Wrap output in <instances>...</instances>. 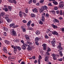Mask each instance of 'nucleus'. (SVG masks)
I'll return each instance as SVG.
<instances>
[{
	"mask_svg": "<svg viewBox=\"0 0 64 64\" xmlns=\"http://www.w3.org/2000/svg\"><path fill=\"white\" fill-rule=\"evenodd\" d=\"M61 43H59L58 46L57 48H58V49H59L58 51L60 52L59 54H60V56L62 57L63 55V54H62V50L63 49V48L61 47Z\"/></svg>",
	"mask_w": 64,
	"mask_h": 64,
	"instance_id": "1",
	"label": "nucleus"
},
{
	"mask_svg": "<svg viewBox=\"0 0 64 64\" xmlns=\"http://www.w3.org/2000/svg\"><path fill=\"white\" fill-rule=\"evenodd\" d=\"M5 18H6V19L8 23H10V22H11L12 21V20L11 19H9V18H8V17L9 16V14H7L5 15Z\"/></svg>",
	"mask_w": 64,
	"mask_h": 64,
	"instance_id": "2",
	"label": "nucleus"
},
{
	"mask_svg": "<svg viewBox=\"0 0 64 64\" xmlns=\"http://www.w3.org/2000/svg\"><path fill=\"white\" fill-rule=\"evenodd\" d=\"M10 32H11V35H12L14 36H17L16 32L14 30L12 29L11 30H10Z\"/></svg>",
	"mask_w": 64,
	"mask_h": 64,
	"instance_id": "3",
	"label": "nucleus"
},
{
	"mask_svg": "<svg viewBox=\"0 0 64 64\" xmlns=\"http://www.w3.org/2000/svg\"><path fill=\"white\" fill-rule=\"evenodd\" d=\"M28 46H29V45L28 44H23V45L22 46V48L23 50H25V49H26V47L28 48Z\"/></svg>",
	"mask_w": 64,
	"mask_h": 64,
	"instance_id": "4",
	"label": "nucleus"
},
{
	"mask_svg": "<svg viewBox=\"0 0 64 64\" xmlns=\"http://www.w3.org/2000/svg\"><path fill=\"white\" fill-rule=\"evenodd\" d=\"M63 2L62 1V2H60V4H59V7H60V8H62V7H64V4H63Z\"/></svg>",
	"mask_w": 64,
	"mask_h": 64,
	"instance_id": "5",
	"label": "nucleus"
},
{
	"mask_svg": "<svg viewBox=\"0 0 64 64\" xmlns=\"http://www.w3.org/2000/svg\"><path fill=\"white\" fill-rule=\"evenodd\" d=\"M42 46H43V49L44 50H46V48L47 44H43L42 45Z\"/></svg>",
	"mask_w": 64,
	"mask_h": 64,
	"instance_id": "6",
	"label": "nucleus"
},
{
	"mask_svg": "<svg viewBox=\"0 0 64 64\" xmlns=\"http://www.w3.org/2000/svg\"><path fill=\"white\" fill-rule=\"evenodd\" d=\"M51 56L53 57V60H56V54H52Z\"/></svg>",
	"mask_w": 64,
	"mask_h": 64,
	"instance_id": "7",
	"label": "nucleus"
},
{
	"mask_svg": "<svg viewBox=\"0 0 64 64\" xmlns=\"http://www.w3.org/2000/svg\"><path fill=\"white\" fill-rule=\"evenodd\" d=\"M10 28L12 27L13 28L15 29V24L14 23H12L10 24Z\"/></svg>",
	"mask_w": 64,
	"mask_h": 64,
	"instance_id": "8",
	"label": "nucleus"
},
{
	"mask_svg": "<svg viewBox=\"0 0 64 64\" xmlns=\"http://www.w3.org/2000/svg\"><path fill=\"white\" fill-rule=\"evenodd\" d=\"M25 38L26 39V40H28V41H30V38H29V36L28 35H25Z\"/></svg>",
	"mask_w": 64,
	"mask_h": 64,
	"instance_id": "9",
	"label": "nucleus"
},
{
	"mask_svg": "<svg viewBox=\"0 0 64 64\" xmlns=\"http://www.w3.org/2000/svg\"><path fill=\"white\" fill-rule=\"evenodd\" d=\"M11 46L12 48L14 49V51H15V52L17 51V46H15L13 45H12Z\"/></svg>",
	"mask_w": 64,
	"mask_h": 64,
	"instance_id": "10",
	"label": "nucleus"
},
{
	"mask_svg": "<svg viewBox=\"0 0 64 64\" xmlns=\"http://www.w3.org/2000/svg\"><path fill=\"white\" fill-rule=\"evenodd\" d=\"M29 44V46H32L33 45V43H32L31 42H28V41H27L26 42V44Z\"/></svg>",
	"mask_w": 64,
	"mask_h": 64,
	"instance_id": "11",
	"label": "nucleus"
},
{
	"mask_svg": "<svg viewBox=\"0 0 64 64\" xmlns=\"http://www.w3.org/2000/svg\"><path fill=\"white\" fill-rule=\"evenodd\" d=\"M28 49L29 50H32L33 49H34V46H29H29H28Z\"/></svg>",
	"mask_w": 64,
	"mask_h": 64,
	"instance_id": "12",
	"label": "nucleus"
},
{
	"mask_svg": "<svg viewBox=\"0 0 64 64\" xmlns=\"http://www.w3.org/2000/svg\"><path fill=\"white\" fill-rule=\"evenodd\" d=\"M41 8L44 10H45V9H48V7L46 6H43L41 7Z\"/></svg>",
	"mask_w": 64,
	"mask_h": 64,
	"instance_id": "13",
	"label": "nucleus"
},
{
	"mask_svg": "<svg viewBox=\"0 0 64 64\" xmlns=\"http://www.w3.org/2000/svg\"><path fill=\"white\" fill-rule=\"evenodd\" d=\"M52 34L54 35H58V33H57L56 31L54 30L52 32Z\"/></svg>",
	"mask_w": 64,
	"mask_h": 64,
	"instance_id": "14",
	"label": "nucleus"
},
{
	"mask_svg": "<svg viewBox=\"0 0 64 64\" xmlns=\"http://www.w3.org/2000/svg\"><path fill=\"white\" fill-rule=\"evenodd\" d=\"M24 13V12H23V11H20L19 12V15L20 17H22V14H23Z\"/></svg>",
	"mask_w": 64,
	"mask_h": 64,
	"instance_id": "15",
	"label": "nucleus"
},
{
	"mask_svg": "<svg viewBox=\"0 0 64 64\" xmlns=\"http://www.w3.org/2000/svg\"><path fill=\"white\" fill-rule=\"evenodd\" d=\"M39 39H40V38H39L38 37L34 39L35 42H38Z\"/></svg>",
	"mask_w": 64,
	"mask_h": 64,
	"instance_id": "16",
	"label": "nucleus"
},
{
	"mask_svg": "<svg viewBox=\"0 0 64 64\" xmlns=\"http://www.w3.org/2000/svg\"><path fill=\"white\" fill-rule=\"evenodd\" d=\"M53 21L54 23H59V20L56 18H54V20Z\"/></svg>",
	"mask_w": 64,
	"mask_h": 64,
	"instance_id": "17",
	"label": "nucleus"
},
{
	"mask_svg": "<svg viewBox=\"0 0 64 64\" xmlns=\"http://www.w3.org/2000/svg\"><path fill=\"white\" fill-rule=\"evenodd\" d=\"M32 10L33 12H35L36 13H37V12H38L37 10V9L36 8H34V9H33Z\"/></svg>",
	"mask_w": 64,
	"mask_h": 64,
	"instance_id": "18",
	"label": "nucleus"
},
{
	"mask_svg": "<svg viewBox=\"0 0 64 64\" xmlns=\"http://www.w3.org/2000/svg\"><path fill=\"white\" fill-rule=\"evenodd\" d=\"M17 49L19 51H20L21 50V48L20 46H17L16 51L17 50Z\"/></svg>",
	"mask_w": 64,
	"mask_h": 64,
	"instance_id": "19",
	"label": "nucleus"
},
{
	"mask_svg": "<svg viewBox=\"0 0 64 64\" xmlns=\"http://www.w3.org/2000/svg\"><path fill=\"white\" fill-rule=\"evenodd\" d=\"M3 51L4 52L6 53H7V49H6V48H4L3 50Z\"/></svg>",
	"mask_w": 64,
	"mask_h": 64,
	"instance_id": "20",
	"label": "nucleus"
},
{
	"mask_svg": "<svg viewBox=\"0 0 64 64\" xmlns=\"http://www.w3.org/2000/svg\"><path fill=\"white\" fill-rule=\"evenodd\" d=\"M42 22H44L45 21V18L44 16H42Z\"/></svg>",
	"mask_w": 64,
	"mask_h": 64,
	"instance_id": "21",
	"label": "nucleus"
},
{
	"mask_svg": "<svg viewBox=\"0 0 64 64\" xmlns=\"http://www.w3.org/2000/svg\"><path fill=\"white\" fill-rule=\"evenodd\" d=\"M44 60L45 61H46V62H48V61H49V60H48V57L47 56H46L45 59Z\"/></svg>",
	"mask_w": 64,
	"mask_h": 64,
	"instance_id": "22",
	"label": "nucleus"
},
{
	"mask_svg": "<svg viewBox=\"0 0 64 64\" xmlns=\"http://www.w3.org/2000/svg\"><path fill=\"white\" fill-rule=\"evenodd\" d=\"M52 27H53L54 28H57V26H55L54 24H52Z\"/></svg>",
	"mask_w": 64,
	"mask_h": 64,
	"instance_id": "23",
	"label": "nucleus"
},
{
	"mask_svg": "<svg viewBox=\"0 0 64 64\" xmlns=\"http://www.w3.org/2000/svg\"><path fill=\"white\" fill-rule=\"evenodd\" d=\"M48 34L49 36H51L52 34V31H50V32H49V34Z\"/></svg>",
	"mask_w": 64,
	"mask_h": 64,
	"instance_id": "24",
	"label": "nucleus"
},
{
	"mask_svg": "<svg viewBox=\"0 0 64 64\" xmlns=\"http://www.w3.org/2000/svg\"><path fill=\"white\" fill-rule=\"evenodd\" d=\"M50 12H51L52 14H55V11L54 10H50Z\"/></svg>",
	"mask_w": 64,
	"mask_h": 64,
	"instance_id": "25",
	"label": "nucleus"
},
{
	"mask_svg": "<svg viewBox=\"0 0 64 64\" xmlns=\"http://www.w3.org/2000/svg\"><path fill=\"white\" fill-rule=\"evenodd\" d=\"M31 16L32 17H35L36 16L35 15V14H32V13L31 14Z\"/></svg>",
	"mask_w": 64,
	"mask_h": 64,
	"instance_id": "26",
	"label": "nucleus"
},
{
	"mask_svg": "<svg viewBox=\"0 0 64 64\" xmlns=\"http://www.w3.org/2000/svg\"><path fill=\"white\" fill-rule=\"evenodd\" d=\"M40 33V31L37 30L36 32V35H38Z\"/></svg>",
	"mask_w": 64,
	"mask_h": 64,
	"instance_id": "27",
	"label": "nucleus"
},
{
	"mask_svg": "<svg viewBox=\"0 0 64 64\" xmlns=\"http://www.w3.org/2000/svg\"><path fill=\"white\" fill-rule=\"evenodd\" d=\"M46 18H49V14H46Z\"/></svg>",
	"mask_w": 64,
	"mask_h": 64,
	"instance_id": "28",
	"label": "nucleus"
},
{
	"mask_svg": "<svg viewBox=\"0 0 64 64\" xmlns=\"http://www.w3.org/2000/svg\"><path fill=\"white\" fill-rule=\"evenodd\" d=\"M5 43L7 44H9V41H8V40H5Z\"/></svg>",
	"mask_w": 64,
	"mask_h": 64,
	"instance_id": "29",
	"label": "nucleus"
},
{
	"mask_svg": "<svg viewBox=\"0 0 64 64\" xmlns=\"http://www.w3.org/2000/svg\"><path fill=\"white\" fill-rule=\"evenodd\" d=\"M5 14V12H2L1 13L0 15L1 16H3Z\"/></svg>",
	"mask_w": 64,
	"mask_h": 64,
	"instance_id": "30",
	"label": "nucleus"
},
{
	"mask_svg": "<svg viewBox=\"0 0 64 64\" xmlns=\"http://www.w3.org/2000/svg\"><path fill=\"white\" fill-rule=\"evenodd\" d=\"M53 3L55 5H58V3H57V2L56 1H54V2H53Z\"/></svg>",
	"mask_w": 64,
	"mask_h": 64,
	"instance_id": "31",
	"label": "nucleus"
},
{
	"mask_svg": "<svg viewBox=\"0 0 64 64\" xmlns=\"http://www.w3.org/2000/svg\"><path fill=\"white\" fill-rule=\"evenodd\" d=\"M44 0H41L40 2V3L41 4H43V2H44Z\"/></svg>",
	"mask_w": 64,
	"mask_h": 64,
	"instance_id": "32",
	"label": "nucleus"
},
{
	"mask_svg": "<svg viewBox=\"0 0 64 64\" xmlns=\"http://www.w3.org/2000/svg\"><path fill=\"white\" fill-rule=\"evenodd\" d=\"M8 8L9 9V10L10 11H11V10L12 9V8L11 7V6H8Z\"/></svg>",
	"mask_w": 64,
	"mask_h": 64,
	"instance_id": "33",
	"label": "nucleus"
},
{
	"mask_svg": "<svg viewBox=\"0 0 64 64\" xmlns=\"http://www.w3.org/2000/svg\"><path fill=\"white\" fill-rule=\"evenodd\" d=\"M3 10H4L6 12H7L8 11V9L7 8H3Z\"/></svg>",
	"mask_w": 64,
	"mask_h": 64,
	"instance_id": "34",
	"label": "nucleus"
},
{
	"mask_svg": "<svg viewBox=\"0 0 64 64\" xmlns=\"http://www.w3.org/2000/svg\"><path fill=\"white\" fill-rule=\"evenodd\" d=\"M51 48L49 47L48 48V50H47V52H50V51H51Z\"/></svg>",
	"mask_w": 64,
	"mask_h": 64,
	"instance_id": "35",
	"label": "nucleus"
},
{
	"mask_svg": "<svg viewBox=\"0 0 64 64\" xmlns=\"http://www.w3.org/2000/svg\"><path fill=\"white\" fill-rule=\"evenodd\" d=\"M4 31H8V29L6 27H4Z\"/></svg>",
	"mask_w": 64,
	"mask_h": 64,
	"instance_id": "36",
	"label": "nucleus"
},
{
	"mask_svg": "<svg viewBox=\"0 0 64 64\" xmlns=\"http://www.w3.org/2000/svg\"><path fill=\"white\" fill-rule=\"evenodd\" d=\"M60 15H63V12H62V10H60Z\"/></svg>",
	"mask_w": 64,
	"mask_h": 64,
	"instance_id": "37",
	"label": "nucleus"
},
{
	"mask_svg": "<svg viewBox=\"0 0 64 64\" xmlns=\"http://www.w3.org/2000/svg\"><path fill=\"white\" fill-rule=\"evenodd\" d=\"M39 23L40 25H42V24H43V23L42 21H39Z\"/></svg>",
	"mask_w": 64,
	"mask_h": 64,
	"instance_id": "38",
	"label": "nucleus"
},
{
	"mask_svg": "<svg viewBox=\"0 0 64 64\" xmlns=\"http://www.w3.org/2000/svg\"><path fill=\"white\" fill-rule=\"evenodd\" d=\"M42 57H41V56L39 55L38 56V60H40L41 59H42Z\"/></svg>",
	"mask_w": 64,
	"mask_h": 64,
	"instance_id": "39",
	"label": "nucleus"
},
{
	"mask_svg": "<svg viewBox=\"0 0 64 64\" xmlns=\"http://www.w3.org/2000/svg\"><path fill=\"white\" fill-rule=\"evenodd\" d=\"M51 43L52 46H55V43H54L53 42H51Z\"/></svg>",
	"mask_w": 64,
	"mask_h": 64,
	"instance_id": "40",
	"label": "nucleus"
},
{
	"mask_svg": "<svg viewBox=\"0 0 64 64\" xmlns=\"http://www.w3.org/2000/svg\"><path fill=\"white\" fill-rule=\"evenodd\" d=\"M50 30L48 29V30L46 32V33H49L50 32V31H51Z\"/></svg>",
	"mask_w": 64,
	"mask_h": 64,
	"instance_id": "41",
	"label": "nucleus"
},
{
	"mask_svg": "<svg viewBox=\"0 0 64 64\" xmlns=\"http://www.w3.org/2000/svg\"><path fill=\"white\" fill-rule=\"evenodd\" d=\"M51 42H52L53 43H56V41L55 39H53L52 41Z\"/></svg>",
	"mask_w": 64,
	"mask_h": 64,
	"instance_id": "42",
	"label": "nucleus"
},
{
	"mask_svg": "<svg viewBox=\"0 0 64 64\" xmlns=\"http://www.w3.org/2000/svg\"><path fill=\"white\" fill-rule=\"evenodd\" d=\"M43 11H44L43 10H42V9L41 8L40 9V13H42V12H43Z\"/></svg>",
	"mask_w": 64,
	"mask_h": 64,
	"instance_id": "43",
	"label": "nucleus"
},
{
	"mask_svg": "<svg viewBox=\"0 0 64 64\" xmlns=\"http://www.w3.org/2000/svg\"><path fill=\"white\" fill-rule=\"evenodd\" d=\"M3 23V20L2 18H0V23Z\"/></svg>",
	"mask_w": 64,
	"mask_h": 64,
	"instance_id": "44",
	"label": "nucleus"
},
{
	"mask_svg": "<svg viewBox=\"0 0 64 64\" xmlns=\"http://www.w3.org/2000/svg\"><path fill=\"white\" fill-rule=\"evenodd\" d=\"M22 22H23V23H26L27 22V21L25 20H22Z\"/></svg>",
	"mask_w": 64,
	"mask_h": 64,
	"instance_id": "45",
	"label": "nucleus"
},
{
	"mask_svg": "<svg viewBox=\"0 0 64 64\" xmlns=\"http://www.w3.org/2000/svg\"><path fill=\"white\" fill-rule=\"evenodd\" d=\"M25 12L26 13H28V10L27 8H26L25 9Z\"/></svg>",
	"mask_w": 64,
	"mask_h": 64,
	"instance_id": "46",
	"label": "nucleus"
},
{
	"mask_svg": "<svg viewBox=\"0 0 64 64\" xmlns=\"http://www.w3.org/2000/svg\"><path fill=\"white\" fill-rule=\"evenodd\" d=\"M4 36H7V34H6V32H4Z\"/></svg>",
	"mask_w": 64,
	"mask_h": 64,
	"instance_id": "47",
	"label": "nucleus"
},
{
	"mask_svg": "<svg viewBox=\"0 0 64 64\" xmlns=\"http://www.w3.org/2000/svg\"><path fill=\"white\" fill-rule=\"evenodd\" d=\"M32 2V0H30L28 2L29 4H31Z\"/></svg>",
	"mask_w": 64,
	"mask_h": 64,
	"instance_id": "48",
	"label": "nucleus"
},
{
	"mask_svg": "<svg viewBox=\"0 0 64 64\" xmlns=\"http://www.w3.org/2000/svg\"><path fill=\"white\" fill-rule=\"evenodd\" d=\"M32 2L34 4H35L36 3V0H33Z\"/></svg>",
	"mask_w": 64,
	"mask_h": 64,
	"instance_id": "49",
	"label": "nucleus"
},
{
	"mask_svg": "<svg viewBox=\"0 0 64 64\" xmlns=\"http://www.w3.org/2000/svg\"><path fill=\"white\" fill-rule=\"evenodd\" d=\"M38 42H35V43L36 44V45L38 46L39 45V43Z\"/></svg>",
	"mask_w": 64,
	"mask_h": 64,
	"instance_id": "50",
	"label": "nucleus"
},
{
	"mask_svg": "<svg viewBox=\"0 0 64 64\" xmlns=\"http://www.w3.org/2000/svg\"><path fill=\"white\" fill-rule=\"evenodd\" d=\"M21 43H23V44H25V43H24V40H21Z\"/></svg>",
	"mask_w": 64,
	"mask_h": 64,
	"instance_id": "51",
	"label": "nucleus"
},
{
	"mask_svg": "<svg viewBox=\"0 0 64 64\" xmlns=\"http://www.w3.org/2000/svg\"><path fill=\"white\" fill-rule=\"evenodd\" d=\"M27 25L28 27H29L30 26V24L28 22L27 24Z\"/></svg>",
	"mask_w": 64,
	"mask_h": 64,
	"instance_id": "52",
	"label": "nucleus"
},
{
	"mask_svg": "<svg viewBox=\"0 0 64 64\" xmlns=\"http://www.w3.org/2000/svg\"><path fill=\"white\" fill-rule=\"evenodd\" d=\"M58 8H57V7H55L54 8V9L55 10H58Z\"/></svg>",
	"mask_w": 64,
	"mask_h": 64,
	"instance_id": "53",
	"label": "nucleus"
},
{
	"mask_svg": "<svg viewBox=\"0 0 64 64\" xmlns=\"http://www.w3.org/2000/svg\"><path fill=\"white\" fill-rule=\"evenodd\" d=\"M26 29L25 28H23L22 30V31L23 32H25L26 31Z\"/></svg>",
	"mask_w": 64,
	"mask_h": 64,
	"instance_id": "54",
	"label": "nucleus"
},
{
	"mask_svg": "<svg viewBox=\"0 0 64 64\" xmlns=\"http://www.w3.org/2000/svg\"><path fill=\"white\" fill-rule=\"evenodd\" d=\"M13 2L14 3V4H16V0H13Z\"/></svg>",
	"mask_w": 64,
	"mask_h": 64,
	"instance_id": "55",
	"label": "nucleus"
},
{
	"mask_svg": "<svg viewBox=\"0 0 64 64\" xmlns=\"http://www.w3.org/2000/svg\"><path fill=\"white\" fill-rule=\"evenodd\" d=\"M23 15L24 16H27V14H26L24 12L23 13Z\"/></svg>",
	"mask_w": 64,
	"mask_h": 64,
	"instance_id": "56",
	"label": "nucleus"
},
{
	"mask_svg": "<svg viewBox=\"0 0 64 64\" xmlns=\"http://www.w3.org/2000/svg\"><path fill=\"white\" fill-rule=\"evenodd\" d=\"M14 41L16 42H18V40L17 39H16L14 40Z\"/></svg>",
	"mask_w": 64,
	"mask_h": 64,
	"instance_id": "57",
	"label": "nucleus"
},
{
	"mask_svg": "<svg viewBox=\"0 0 64 64\" xmlns=\"http://www.w3.org/2000/svg\"><path fill=\"white\" fill-rule=\"evenodd\" d=\"M48 6H52V4L51 3H50L48 4Z\"/></svg>",
	"mask_w": 64,
	"mask_h": 64,
	"instance_id": "58",
	"label": "nucleus"
},
{
	"mask_svg": "<svg viewBox=\"0 0 64 64\" xmlns=\"http://www.w3.org/2000/svg\"><path fill=\"white\" fill-rule=\"evenodd\" d=\"M29 29L30 30H33V28L31 27H29Z\"/></svg>",
	"mask_w": 64,
	"mask_h": 64,
	"instance_id": "59",
	"label": "nucleus"
},
{
	"mask_svg": "<svg viewBox=\"0 0 64 64\" xmlns=\"http://www.w3.org/2000/svg\"><path fill=\"white\" fill-rule=\"evenodd\" d=\"M10 3H13V0H10Z\"/></svg>",
	"mask_w": 64,
	"mask_h": 64,
	"instance_id": "60",
	"label": "nucleus"
},
{
	"mask_svg": "<svg viewBox=\"0 0 64 64\" xmlns=\"http://www.w3.org/2000/svg\"><path fill=\"white\" fill-rule=\"evenodd\" d=\"M45 38H46V39H47V38H48V36L46 35L45 36Z\"/></svg>",
	"mask_w": 64,
	"mask_h": 64,
	"instance_id": "61",
	"label": "nucleus"
},
{
	"mask_svg": "<svg viewBox=\"0 0 64 64\" xmlns=\"http://www.w3.org/2000/svg\"><path fill=\"white\" fill-rule=\"evenodd\" d=\"M58 60L59 61H62V58H61L60 59H58Z\"/></svg>",
	"mask_w": 64,
	"mask_h": 64,
	"instance_id": "62",
	"label": "nucleus"
},
{
	"mask_svg": "<svg viewBox=\"0 0 64 64\" xmlns=\"http://www.w3.org/2000/svg\"><path fill=\"white\" fill-rule=\"evenodd\" d=\"M38 64H40V60H38Z\"/></svg>",
	"mask_w": 64,
	"mask_h": 64,
	"instance_id": "63",
	"label": "nucleus"
},
{
	"mask_svg": "<svg viewBox=\"0 0 64 64\" xmlns=\"http://www.w3.org/2000/svg\"><path fill=\"white\" fill-rule=\"evenodd\" d=\"M62 31L63 32H64V28H62Z\"/></svg>",
	"mask_w": 64,
	"mask_h": 64,
	"instance_id": "64",
	"label": "nucleus"
}]
</instances>
